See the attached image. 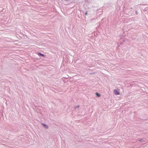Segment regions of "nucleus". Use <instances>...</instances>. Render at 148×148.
Listing matches in <instances>:
<instances>
[{"label": "nucleus", "instance_id": "obj_4", "mask_svg": "<svg viewBox=\"0 0 148 148\" xmlns=\"http://www.w3.org/2000/svg\"><path fill=\"white\" fill-rule=\"evenodd\" d=\"M95 95L97 97H100L101 96V95L100 93H98L97 92H96Z\"/></svg>", "mask_w": 148, "mask_h": 148}, {"label": "nucleus", "instance_id": "obj_11", "mask_svg": "<svg viewBox=\"0 0 148 148\" xmlns=\"http://www.w3.org/2000/svg\"><path fill=\"white\" fill-rule=\"evenodd\" d=\"M92 73V74H94V73Z\"/></svg>", "mask_w": 148, "mask_h": 148}, {"label": "nucleus", "instance_id": "obj_5", "mask_svg": "<svg viewBox=\"0 0 148 148\" xmlns=\"http://www.w3.org/2000/svg\"><path fill=\"white\" fill-rule=\"evenodd\" d=\"M138 140L140 142H142L143 140V139H139Z\"/></svg>", "mask_w": 148, "mask_h": 148}, {"label": "nucleus", "instance_id": "obj_6", "mask_svg": "<svg viewBox=\"0 0 148 148\" xmlns=\"http://www.w3.org/2000/svg\"><path fill=\"white\" fill-rule=\"evenodd\" d=\"M135 13L136 14H138V12L137 10L136 11Z\"/></svg>", "mask_w": 148, "mask_h": 148}, {"label": "nucleus", "instance_id": "obj_1", "mask_svg": "<svg viewBox=\"0 0 148 148\" xmlns=\"http://www.w3.org/2000/svg\"><path fill=\"white\" fill-rule=\"evenodd\" d=\"M42 126L44 128H45L46 129H47L48 128V126L43 123H41Z\"/></svg>", "mask_w": 148, "mask_h": 148}, {"label": "nucleus", "instance_id": "obj_2", "mask_svg": "<svg viewBox=\"0 0 148 148\" xmlns=\"http://www.w3.org/2000/svg\"><path fill=\"white\" fill-rule=\"evenodd\" d=\"M37 54L40 56H41L43 57H45V55L44 54H42L40 52H38Z\"/></svg>", "mask_w": 148, "mask_h": 148}, {"label": "nucleus", "instance_id": "obj_3", "mask_svg": "<svg viewBox=\"0 0 148 148\" xmlns=\"http://www.w3.org/2000/svg\"><path fill=\"white\" fill-rule=\"evenodd\" d=\"M114 94L116 95H119L120 94V92L116 90H114Z\"/></svg>", "mask_w": 148, "mask_h": 148}, {"label": "nucleus", "instance_id": "obj_8", "mask_svg": "<svg viewBox=\"0 0 148 148\" xmlns=\"http://www.w3.org/2000/svg\"><path fill=\"white\" fill-rule=\"evenodd\" d=\"M130 9H132H132H133V8H132V7H131V8H130Z\"/></svg>", "mask_w": 148, "mask_h": 148}, {"label": "nucleus", "instance_id": "obj_10", "mask_svg": "<svg viewBox=\"0 0 148 148\" xmlns=\"http://www.w3.org/2000/svg\"><path fill=\"white\" fill-rule=\"evenodd\" d=\"M144 120H147L148 119H144Z\"/></svg>", "mask_w": 148, "mask_h": 148}, {"label": "nucleus", "instance_id": "obj_9", "mask_svg": "<svg viewBox=\"0 0 148 148\" xmlns=\"http://www.w3.org/2000/svg\"><path fill=\"white\" fill-rule=\"evenodd\" d=\"M77 107H79V106H77Z\"/></svg>", "mask_w": 148, "mask_h": 148}, {"label": "nucleus", "instance_id": "obj_7", "mask_svg": "<svg viewBox=\"0 0 148 148\" xmlns=\"http://www.w3.org/2000/svg\"><path fill=\"white\" fill-rule=\"evenodd\" d=\"M87 14H88L87 12L86 11V12L85 13V15H87Z\"/></svg>", "mask_w": 148, "mask_h": 148}]
</instances>
